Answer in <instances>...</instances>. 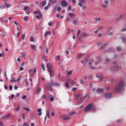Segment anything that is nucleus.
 Instances as JSON below:
<instances>
[{"label":"nucleus","mask_w":126,"mask_h":126,"mask_svg":"<svg viewBox=\"0 0 126 126\" xmlns=\"http://www.w3.org/2000/svg\"><path fill=\"white\" fill-rule=\"evenodd\" d=\"M83 56H84V54L82 53H79L77 55L78 57V59H81V58H82V57H83Z\"/></svg>","instance_id":"14"},{"label":"nucleus","mask_w":126,"mask_h":126,"mask_svg":"<svg viewBox=\"0 0 126 126\" xmlns=\"http://www.w3.org/2000/svg\"><path fill=\"white\" fill-rule=\"evenodd\" d=\"M76 112H75V111H73L72 112H71L70 113H69L68 114V116H73V115H75V114H76Z\"/></svg>","instance_id":"21"},{"label":"nucleus","mask_w":126,"mask_h":126,"mask_svg":"<svg viewBox=\"0 0 126 126\" xmlns=\"http://www.w3.org/2000/svg\"><path fill=\"white\" fill-rule=\"evenodd\" d=\"M76 98L77 100H80V99H82V95L80 94H77L76 95Z\"/></svg>","instance_id":"10"},{"label":"nucleus","mask_w":126,"mask_h":126,"mask_svg":"<svg viewBox=\"0 0 126 126\" xmlns=\"http://www.w3.org/2000/svg\"><path fill=\"white\" fill-rule=\"evenodd\" d=\"M1 36L2 37H4L5 36V33H2L1 34Z\"/></svg>","instance_id":"62"},{"label":"nucleus","mask_w":126,"mask_h":126,"mask_svg":"<svg viewBox=\"0 0 126 126\" xmlns=\"http://www.w3.org/2000/svg\"><path fill=\"white\" fill-rule=\"evenodd\" d=\"M75 84V82L73 81V80L68 79L65 83V87H66V88H69V85L68 84H70L71 85H72Z\"/></svg>","instance_id":"3"},{"label":"nucleus","mask_w":126,"mask_h":126,"mask_svg":"<svg viewBox=\"0 0 126 126\" xmlns=\"http://www.w3.org/2000/svg\"><path fill=\"white\" fill-rule=\"evenodd\" d=\"M73 24L74 25H77V20L76 19H75L73 22Z\"/></svg>","instance_id":"26"},{"label":"nucleus","mask_w":126,"mask_h":126,"mask_svg":"<svg viewBox=\"0 0 126 126\" xmlns=\"http://www.w3.org/2000/svg\"><path fill=\"white\" fill-rule=\"evenodd\" d=\"M69 17H74V16H75V15H74V14L69 13Z\"/></svg>","instance_id":"25"},{"label":"nucleus","mask_w":126,"mask_h":126,"mask_svg":"<svg viewBox=\"0 0 126 126\" xmlns=\"http://www.w3.org/2000/svg\"><path fill=\"white\" fill-rule=\"evenodd\" d=\"M72 91H76V90H77V88H73L72 89Z\"/></svg>","instance_id":"53"},{"label":"nucleus","mask_w":126,"mask_h":126,"mask_svg":"<svg viewBox=\"0 0 126 126\" xmlns=\"http://www.w3.org/2000/svg\"><path fill=\"white\" fill-rule=\"evenodd\" d=\"M51 86H60V84H58V83H55V84H53V83H50L49 84V86H48V87H47V90H49V91H51V90H52V88H51Z\"/></svg>","instance_id":"5"},{"label":"nucleus","mask_w":126,"mask_h":126,"mask_svg":"<svg viewBox=\"0 0 126 126\" xmlns=\"http://www.w3.org/2000/svg\"><path fill=\"white\" fill-rule=\"evenodd\" d=\"M125 86H126V85L125 84V83H124V80H121L119 82L118 86L115 87V90L117 92L122 91L123 89L125 88Z\"/></svg>","instance_id":"1"},{"label":"nucleus","mask_w":126,"mask_h":126,"mask_svg":"<svg viewBox=\"0 0 126 126\" xmlns=\"http://www.w3.org/2000/svg\"><path fill=\"white\" fill-rule=\"evenodd\" d=\"M46 66L47 68V71H48V72L49 73L50 77H53V76H54V71L51 69V68H52V64H51V63H47Z\"/></svg>","instance_id":"2"},{"label":"nucleus","mask_w":126,"mask_h":126,"mask_svg":"<svg viewBox=\"0 0 126 126\" xmlns=\"http://www.w3.org/2000/svg\"><path fill=\"white\" fill-rule=\"evenodd\" d=\"M84 99L85 100H88L89 99V95L86 94L85 96L84 97Z\"/></svg>","instance_id":"20"},{"label":"nucleus","mask_w":126,"mask_h":126,"mask_svg":"<svg viewBox=\"0 0 126 126\" xmlns=\"http://www.w3.org/2000/svg\"><path fill=\"white\" fill-rule=\"evenodd\" d=\"M115 79H112L111 80V83H113V82H115Z\"/></svg>","instance_id":"61"},{"label":"nucleus","mask_w":126,"mask_h":126,"mask_svg":"<svg viewBox=\"0 0 126 126\" xmlns=\"http://www.w3.org/2000/svg\"><path fill=\"white\" fill-rule=\"evenodd\" d=\"M93 108V105L92 104H90L84 109V111L85 112H89L90 110H92Z\"/></svg>","instance_id":"6"},{"label":"nucleus","mask_w":126,"mask_h":126,"mask_svg":"<svg viewBox=\"0 0 126 126\" xmlns=\"http://www.w3.org/2000/svg\"><path fill=\"white\" fill-rule=\"evenodd\" d=\"M66 21H67V22H69V21H70V18L67 17L66 18Z\"/></svg>","instance_id":"40"},{"label":"nucleus","mask_w":126,"mask_h":126,"mask_svg":"<svg viewBox=\"0 0 126 126\" xmlns=\"http://www.w3.org/2000/svg\"><path fill=\"white\" fill-rule=\"evenodd\" d=\"M81 2L82 3H85V1H86V0H80Z\"/></svg>","instance_id":"50"},{"label":"nucleus","mask_w":126,"mask_h":126,"mask_svg":"<svg viewBox=\"0 0 126 126\" xmlns=\"http://www.w3.org/2000/svg\"><path fill=\"white\" fill-rule=\"evenodd\" d=\"M55 111H52V112L51 113V116H55Z\"/></svg>","instance_id":"52"},{"label":"nucleus","mask_w":126,"mask_h":126,"mask_svg":"<svg viewBox=\"0 0 126 126\" xmlns=\"http://www.w3.org/2000/svg\"><path fill=\"white\" fill-rule=\"evenodd\" d=\"M80 83L81 84H83V83H84V82H83V80H80Z\"/></svg>","instance_id":"63"},{"label":"nucleus","mask_w":126,"mask_h":126,"mask_svg":"<svg viewBox=\"0 0 126 126\" xmlns=\"http://www.w3.org/2000/svg\"><path fill=\"white\" fill-rule=\"evenodd\" d=\"M103 89H100V88L96 90V92H97V93H102V92H103Z\"/></svg>","instance_id":"18"},{"label":"nucleus","mask_w":126,"mask_h":126,"mask_svg":"<svg viewBox=\"0 0 126 126\" xmlns=\"http://www.w3.org/2000/svg\"><path fill=\"white\" fill-rule=\"evenodd\" d=\"M31 48H32L33 50H35V47L34 46V45H31Z\"/></svg>","instance_id":"57"},{"label":"nucleus","mask_w":126,"mask_h":126,"mask_svg":"<svg viewBox=\"0 0 126 126\" xmlns=\"http://www.w3.org/2000/svg\"><path fill=\"white\" fill-rule=\"evenodd\" d=\"M61 10H62V8H61L60 7H59L57 9V11L60 12L61 11Z\"/></svg>","instance_id":"47"},{"label":"nucleus","mask_w":126,"mask_h":126,"mask_svg":"<svg viewBox=\"0 0 126 126\" xmlns=\"http://www.w3.org/2000/svg\"><path fill=\"white\" fill-rule=\"evenodd\" d=\"M105 46H107V43H105L104 45H103L101 46V49H104V48H105Z\"/></svg>","instance_id":"39"},{"label":"nucleus","mask_w":126,"mask_h":126,"mask_svg":"<svg viewBox=\"0 0 126 126\" xmlns=\"http://www.w3.org/2000/svg\"><path fill=\"white\" fill-rule=\"evenodd\" d=\"M122 32H125L126 31V28H124L123 29L121 30Z\"/></svg>","instance_id":"48"},{"label":"nucleus","mask_w":126,"mask_h":126,"mask_svg":"<svg viewBox=\"0 0 126 126\" xmlns=\"http://www.w3.org/2000/svg\"><path fill=\"white\" fill-rule=\"evenodd\" d=\"M28 9H29V7L25 6L23 9V10H24V11H26V10H27Z\"/></svg>","instance_id":"30"},{"label":"nucleus","mask_w":126,"mask_h":126,"mask_svg":"<svg viewBox=\"0 0 126 126\" xmlns=\"http://www.w3.org/2000/svg\"><path fill=\"white\" fill-rule=\"evenodd\" d=\"M6 6L7 8H9L10 7V4H5V5L1 6V9H3Z\"/></svg>","instance_id":"13"},{"label":"nucleus","mask_w":126,"mask_h":126,"mask_svg":"<svg viewBox=\"0 0 126 126\" xmlns=\"http://www.w3.org/2000/svg\"><path fill=\"white\" fill-rule=\"evenodd\" d=\"M25 39V34H23L22 37L19 39V42H22V40Z\"/></svg>","instance_id":"19"},{"label":"nucleus","mask_w":126,"mask_h":126,"mask_svg":"<svg viewBox=\"0 0 126 126\" xmlns=\"http://www.w3.org/2000/svg\"><path fill=\"white\" fill-rule=\"evenodd\" d=\"M27 98V96L26 95H23L22 97V99L23 100H26Z\"/></svg>","instance_id":"28"},{"label":"nucleus","mask_w":126,"mask_h":126,"mask_svg":"<svg viewBox=\"0 0 126 126\" xmlns=\"http://www.w3.org/2000/svg\"><path fill=\"white\" fill-rule=\"evenodd\" d=\"M43 59L45 62H48V60L47 59V58L45 56L43 57Z\"/></svg>","instance_id":"36"},{"label":"nucleus","mask_w":126,"mask_h":126,"mask_svg":"<svg viewBox=\"0 0 126 126\" xmlns=\"http://www.w3.org/2000/svg\"><path fill=\"white\" fill-rule=\"evenodd\" d=\"M20 80H21V76L17 79V81H18V82H20Z\"/></svg>","instance_id":"41"},{"label":"nucleus","mask_w":126,"mask_h":126,"mask_svg":"<svg viewBox=\"0 0 126 126\" xmlns=\"http://www.w3.org/2000/svg\"><path fill=\"white\" fill-rule=\"evenodd\" d=\"M96 77L98 78V79H99V80H100V81H102V80H103V77L102 76V74H101L100 73L96 74Z\"/></svg>","instance_id":"7"},{"label":"nucleus","mask_w":126,"mask_h":126,"mask_svg":"<svg viewBox=\"0 0 126 126\" xmlns=\"http://www.w3.org/2000/svg\"><path fill=\"white\" fill-rule=\"evenodd\" d=\"M47 119H50V113L49 112L46 113V115L44 118V121H47Z\"/></svg>","instance_id":"11"},{"label":"nucleus","mask_w":126,"mask_h":126,"mask_svg":"<svg viewBox=\"0 0 126 126\" xmlns=\"http://www.w3.org/2000/svg\"><path fill=\"white\" fill-rule=\"evenodd\" d=\"M15 81H16V80H14L13 78H12V80L10 81V82H11V83H12V82H15Z\"/></svg>","instance_id":"34"},{"label":"nucleus","mask_w":126,"mask_h":126,"mask_svg":"<svg viewBox=\"0 0 126 126\" xmlns=\"http://www.w3.org/2000/svg\"><path fill=\"white\" fill-rule=\"evenodd\" d=\"M122 40L123 43H126V37H122Z\"/></svg>","instance_id":"32"},{"label":"nucleus","mask_w":126,"mask_h":126,"mask_svg":"<svg viewBox=\"0 0 126 126\" xmlns=\"http://www.w3.org/2000/svg\"><path fill=\"white\" fill-rule=\"evenodd\" d=\"M62 7H65L66 6H67V3L65 1V0L62 1Z\"/></svg>","instance_id":"9"},{"label":"nucleus","mask_w":126,"mask_h":126,"mask_svg":"<svg viewBox=\"0 0 126 126\" xmlns=\"http://www.w3.org/2000/svg\"><path fill=\"white\" fill-rule=\"evenodd\" d=\"M86 36H87V33L83 32L82 34V37H86Z\"/></svg>","instance_id":"35"},{"label":"nucleus","mask_w":126,"mask_h":126,"mask_svg":"<svg viewBox=\"0 0 126 126\" xmlns=\"http://www.w3.org/2000/svg\"><path fill=\"white\" fill-rule=\"evenodd\" d=\"M46 4H47V1L44 0V1L42 2V6H43V7H44V6H45V5H46Z\"/></svg>","instance_id":"24"},{"label":"nucleus","mask_w":126,"mask_h":126,"mask_svg":"<svg viewBox=\"0 0 126 126\" xmlns=\"http://www.w3.org/2000/svg\"><path fill=\"white\" fill-rule=\"evenodd\" d=\"M109 52H115V49L113 48H110L109 50Z\"/></svg>","instance_id":"31"},{"label":"nucleus","mask_w":126,"mask_h":126,"mask_svg":"<svg viewBox=\"0 0 126 126\" xmlns=\"http://www.w3.org/2000/svg\"><path fill=\"white\" fill-rule=\"evenodd\" d=\"M71 74H72V70L69 71L67 73V75H71Z\"/></svg>","instance_id":"29"},{"label":"nucleus","mask_w":126,"mask_h":126,"mask_svg":"<svg viewBox=\"0 0 126 126\" xmlns=\"http://www.w3.org/2000/svg\"><path fill=\"white\" fill-rule=\"evenodd\" d=\"M20 70L22 71V70H24V68L23 67H20Z\"/></svg>","instance_id":"54"},{"label":"nucleus","mask_w":126,"mask_h":126,"mask_svg":"<svg viewBox=\"0 0 126 126\" xmlns=\"http://www.w3.org/2000/svg\"><path fill=\"white\" fill-rule=\"evenodd\" d=\"M50 101L51 102H53V101H54V97H53V96H52V97L50 98Z\"/></svg>","instance_id":"38"},{"label":"nucleus","mask_w":126,"mask_h":126,"mask_svg":"<svg viewBox=\"0 0 126 126\" xmlns=\"http://www.w3.org/2000/svg\"><path fill=\"white\" fill-rule=\"evenodd\" d=\"M22 119H23V120L25 119V115H24V114H22Z\"/></svg>","instance_id":"60"},{"label":"nucleus","mask_w":126,"mask_h":126,"mask_svg":"<svg viewBox=\"0 0 126 126\" xmlns=\"http://www.w3.org/2000/svg\"><path fill=\"white\" fill-rule=\"evenodd\" d=\"M80 32H81L80 30H78V32H77V37H78V35H79V33H80Z\"/></svg>","instance_id":"44"},{"label":"nucleus","mask_w":126,"mask_h":126,"mask_svg":"<svg viewBox=\"0 0 126 126\" xmlns=\"http://www.w3.org/2000/svg\"><path fill=\"white\" fill-rule=\"evenodd\" d=\"M19 35H20V32H19L17 34H16V36L17 37H19Z\"/></svg>","instance_id":"56"},{"label":"nucleus","mask_w":126,"mask_h":126,"mask_svg":"<svg viewBox=\"0 0 126 126\" xmlns=\"http://www.w3.org/2000/svg\"><path fill=\"white\" fill-rule=\"evenodd\" d=\"M105 98H106V99H109L110 97H112V94L110 93L106 94L104 95Z\"/></svg>","instance_id":"12"},{"label":"nucleus","mask_w":126,"mask_h":126,"mask_svg":"<svg viewBox=\"0 0 126 126\" xmlns=\"http://www.w3.org/2000/svg\"><path fill=\"white\" fill-rule=\"evenodd\" d=\"M97 61H98V62L95 63V64H97V63H98L99 62V61H101V58H100V57H98L97 58Z\"/></svg>","instance_id":"37"},{"label":"nucleus","mask_w":126,"mask_h":126,"mask_svg":"<svg viewBox=\"0 0 126 126\" xmlns=\"http://www.w3.org/2000/svg\"><path fill=\"white\" fill-rule=\"evenodd\" d=\"M41 91V89L39 88L36 92V94H39V93Z\"/></svg>","instance_id":"43"},{"label":"nucleus","mask_w":126,"mask_h":126,"mask_svg":"<svg viewBox=\"0 0 126 126\" xmlns=\"http://www.w3.org/2000/svg\"><path fill=\"white\" fill-rule=\"evenodd\" d=\"M41 66L42 67L43 70H45V65H44V64H42Z\"/></svg>","instance_id":"46"},{"label":"nucleus","mask_w":126,"mask_h":126,"mask_svg":"<svg viewBox=\"0 0 126 126\" xmlns=\"http://www.w3.org/2000/svg\"><path fill=\"white\" fill-rule=\"evenodd\" d=\"M48 25H49V26H52L53 25V23H52V22H49V23H48Z\"/></svg>","instance_id":"55"},{"label":"nucleus","mask_w":126,"mask_h":126,"mask_svg":"<svg viewBox=\"0 0 126 126\" xmlns=\"http://www.w3.org/2000/svg\"><path fill=\"white\" fill-rule=\"evenodd\" d=\"M121 49L122 48H121V47H119V46L117 47V51H121Z\"/></svg>","instance_id":"45"},{"label":"nucleus","mask_w":126,"mask_h":126,"mask_svg":"<svg viewBox=\"0 0 126 126\" xmlns=\"http://www.w3.org/2000/svg\"><path fill=\"white\" fill-rule=\"evenodd\" d=\"M23 109L25 110V111H26L27 112H29V111H31L30 109H29V108L24 107Z\"/></svg>","instance_id":"27"},{"label":"nucleus","mask_w":126,"mask_h":126,"mask_svg":"<svg viewBox=\"0 0 126 126\" xmlns=\"http://www.w3.org/2000/svg\"><path fill=\"white\" fill-rule=\"evenodd\" d=\"M28 18H29V17L25 16L24 17V21H28Z\"/></svg>","instance_id":"22"},{"label":"nucleus","mask_w":126,"mask_h":126,"mask_svg":"<svg viewBox=\"0 0 126 126\" xmlns=\"http://www.w3.org/2000/svg\"><path fill=\"white\" fill-rule=\"evenodd\" d=\"M9 117H10V114H7L6 115H5V117H6V118H9Z\"/></svg>","instance_id":"49"},{"label":"nucleus","mask_w":126,"mask_h":126,"mask_svg":"<svg viewBox=\"0 0 126 126\" xmlns=\"http://www.w3.org/2000/svg\"><path fill=\"white\" fill-rule=\"evenodd\" d=\"M37 112L38 113V116H41L42 115V109L39 108L37 110Z\"/></svg>","instance_id":"15"},{"label":"nucleus","mask_w":126,"mask_h":126,"mask_svg":"<svg viewBox=\"0 0 126 126\" xmlns=\"http://www.w3.org/2000/svg\"><path fill=\"white\" fill-rule=\"evenodd\" d=\"M95 22H97L98 21H100V20H101V18H95Z\"/></svg>","instance_id":"33"},{"label":"nucleus","mask_w":126,"mask_h":126,"mask_svg":"<svg viewBox=\"0 0 126 126\" xmlns=\"http://www.w3.org/2000/svg\"><path fill=\"white\" fill-rule=\"evenodd\" d=\"M48 32H46L44 34V37H47V35H48Z\"/></svg>","instance_id":"58"},{"label":"nucleus","mask_w":126,"mask_h":126,"mask_svg":"<svg viewBox=\"0 0 126 126\" xmlns=\"http://www.w3.org/2000/svg\"><path fill=\"white\" fill-rule=\"evenodd\" d=\"M94 63V60L93 59L91 60L90 62L89 63V65H92V63Z\"/></svg>","instance_id":"23"},{"label":"nucleus","mask_w":126,"mask_h":126,"mask_svg":"<svg viewBox=\"0 0 126 126\" xmlns=\"http://www.w3.org/2000/svg\"><path fill=\"white\" fill-rule=\"evenodd\" d=\"M51 6V3H48L47 6H45L44 7V10H48L49 7H50Z\"/></svg>","instance_id":"16"},{"label":"nucleus","mask_w":126,"mask_h":126,"mask_svg":"<svg viewBox=\"0 0 126 126\" xmlns=\"http://www.w3.org/2000/svg\"><path fill=\"white\" fill-rule=\"evenodd\" d=\"M34 14H36V13H38V15H36V19H41L43 18V15H42V13L39 11H34L33 12Z\"/></svg>","instance_id":"4"},{"label":"nucleus","mask_w":126,"mask_h":126,"mask_svg":"<svg viewBox=\"0 0 126 126\" xmlns=\"http://www.w3.org/2000/svg\"><path fill=\"white\" fill-rule=\"evenodd\" d=\"M20 110V104L18 105V106L16 108L15 110V113H17Z\"/></svg>","instance_id":"17"},{"label":"nucleus","mask_w":126,"mask_h":126,"mask_svg":"<svg viewBox=\"0 0 126 126\" xmlns=\"http://www.w3.org/2000/svg\"><path fill=\"white\" fill-rule=\"evenodd\" d=\"M57 58L58 60H59V61H61V56L60 55L57 56Z\"/></svg>","instance_id":"42"},{"label":"nucleus","mask_w":126,"mask_h":126,"mask_svg":"<svg viewBox=\"0 0 126 126\" xmlns=\"http://www.w3.org/2000/svg\"><path fill=\"white\" fill-rule=\"evenodd\" d=\"M9 90H12V86L10 85V86H9Z\"/></svg>","instance_id":"64"},{"label":"nucleus","mask_w":126,"mask_h":126,"mask_svg":"<svg viewBox=\"0 0 126 126\" xmlns=\"http://www.w3.org/2000/svg\"><path fill=\"white\" fill-rule=\"evenodd\" d=\"M90 68H91V69H96V67H93L92 66H90Z\"/></svg>","instance_id":"51"},{"label":"nucleus","mask_w":126,"mask_h":126,"mask_svg":"<svg viewBox=\"0 0 126 126\" xmlns=\"http://www.w3.org/2000/svg\"><path fill=\"white\" fill-rule=\"evenodd\" d=\"M61 118H62V119L64 121L70 120V117L67 116L66 115H62Z\"/></svg>","instance_id":"8"},{"label":"nucleus","mask_w":126,"mask_h":126,"mask_svg":"<svg viewBox=\"0 0 126 126\" xmlns=\"http://www.w3.org/2000/svg\"><path fill=\"white\" fill-rule=\"evenodd\" d=\"M72 2L74 4H75L76 3V0H72Z\"/></svg>","instance_id":"59"}]
</instances>
